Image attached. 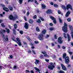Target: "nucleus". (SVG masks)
<instances>
[{
    "label": "nucleus",
    "mask_w": 73,
    "mask_h": 73,
    "mask_svg": "<svg viewBox=\"0 0 73 73\" xmlns=\"http://www.w3.org/2000/svg\"><path fill=\"white\" fill-rule=\"evenodd\" d=\"M63 59H64L65 60V62L66 64H68L69 63L70 60H69V57L68 56H66V53H64L63 54Z\"/></svg>",
    "instance_id": "nucleus-1"
},
{
    "label": "nucleus",
    "mask_w": 73,
    "mask_h": 73,
    "mask_svg": "<svg viewBox=\"0 0 73 73\" xmlns=\"http://www.w3.org/2000/svg\"><path fill=\"white\" fill-rule=\"evenodd\" d=\"M68 25L66 23L64 22V26L62 27V30L64 32L67 33L68 32Z\"/></svg>",
    "instance_id": "nucleus-2"
},
{
    "label": "nucleus",
    "mask_w": 73,
    "mask_h": 73,
    "mask_svg": "<svg viewBox=\"0 0 73 73\" xmlns=\"http://www.w3.org/2000/svg\"><path fill=\"white\" fill-rule=\"evenodd\" d=\"M48 68L49 69L52 70L53 69V68H55V66L53 65V63L52 62H50V65L48 66Z\"/></svg>",
    "instance_id": "nucleus-3"
},
{
    "label": "nucleus",
    "mask_w": 73,
    "mask_h": 73,
    "mask_svg": "<svg viewBox=\"0 0 73 73\" xmlns=\"http://www.w3.org/2000/svg\"><path fill=\"white\" fill-rule=\"evenodd\" d=\"M43 37L44 35L42 34H40L38 35V36L37 37V38H38L39 40L42 41H44V38H43Z\"/></svg>",
    "instance_id": "nucleus-4"
},
{
    "label": "nucleus",
    "mask_w": 73,
    "mask_h": 73,
    "mask_svg": "<svg viewBox=\"0 0 73 73\" xmlns=\"http://www.w3.org/2000/svg\"><path fill=\"white\" fill-rule=\"evenodd\" d=\"M16 40L18 42H17V43L20 46H21L22 44H21V40L19 38H16Z\"/></svg>",
    "instance_id": "nucleus-5"
},
{
    "label": "nucleus",
    "mask_w": 73,
    "mask_h": 73,
    "mask_svg": "<svg viewBox=\"0 0 73 73\" xmlns=\"http://www.w3.org/2000/svg\"><path fill=\"white\" fill-rule=\"evenodd\" d=\"M66 9L67 10H69V9H70L71 10H73V9L72 8V5L70 4H68L66 6Z\"/></svg>",
    "instance_id": "nucleus-6"
},
{
    "label": "nucleus",
    "mask_w": 73,
    "mask_h": 73,
    "mask_svg": "<svg viewBox=\"0 0 73 73\" xmlns=\"http://www.w3.org/2000/svg\"><path fill=\"white\" fill-rule=\"evenodd\" d=\"M2 37L4 41L8 42V41H9V40H8V38L7 37H5V35H4V34L3 35Z\"/></svg>",
    "instance_id": "nucleus-7"
},
{
    "label": "nucleus",
    "mask_w": 73,
    "mask_h": 73,
    "mask_svg": "<svg viewBox=\"0 0 73 73\" xmlns=\"http://www.w3.org/2000/svg\"><path fill=\"white\" fill-rule=\"evenodd\" d=\"M58 42L59 44H61L62 43L63 41H62V39L61 37H58Z\"/></svg>",
    "instance_id": "nucleus-8"
},
{
    "label": "nucleus",
    "mask_w": 73,
    "mask_h": 73,
    "mask_svg": "<svg viewBox=\"0 0 73 73\" xmlns=\"http://www.w3.org/2000/svg\"><path fill=\"white\" fill-rule=\"evenodd\" d=\"M60 65L62 66V69L63 70H66V67L63 64H61Z\"/></svg>",
    "instance_id": "nucleus-9"
},
{
    "label": "nucleus",
    "mask_w": 73,
    "mask_h": 73,
    "mask_svg": "<svg viewBox=\"0 0 73 73\" xmlns=\"http://www.w3.org/2000/svg\"><path fill=\"white\" fill-rule=\"evenodd\" d=\"M24 27L26 29H28L29 28V24L27 23H25V24Z\"/></svg>",
    "instance_id": "nucleus-10"
},
{
    "label": "nucleus",
    "mask_w": 73,
    "mask_h": 73,
    "mask_svg": "<svg viewBox=\"0 0 73 73\" xmlns=\"http://www.w3.org/2000/svg\"><path fill=\"white\" fill-rule=\"evenodd\" d=\"M8 8H9L10 11H12L13 10V7H12V6H11V5H8Z\"/></svg>",
    "instance_id": "nucleus-11"
},
{
    "label": "nucleus",
    "mask_w": 73,
    "mask_h": 73,
    "mask_svg": "<svg viewBox=\"0 0 73 73\" xmlns=\"http://www.w3.org/2000/svg\"><path fill=\"white\" fill-rule=\"evenodd\" d=\"M3 9L5 11H6V12H9V9L7 7H3Z\"/></svg>",
    "instance_id": "nucleus-12"
},
{
    "label": "nucleus",
    "mask_w": 73,
    "mask_h": 73,
    "mask_svg": "<svg viewBox=\"0 0 73 73\" xmlns=\"http://www.w3.org/2000/svg\"><path fill=\"white\" fill-rule=\"evenodd\" d=\"M9 19L10 20H13V18L14 17L12 15H10L9 16Z\"/></svg>",
    "instance_id": "nucleus-13"
},
{
    "label": "nucleus",
    "mask_w": 73,
    "mask_h": 73,
    "mask_svg": "<svg viewBox=\"0 0 73 73\" xmlns=\"http://www.w3.org/2000/svg\"><path fill=\"white\" fill-rule=\"evenodd\" d=\"M40 62V60H39L36 59L35 60V65H37V64H38V63Z\"/></svg>",
    "instance_id": "nucleus-14"
},
{
    "label": "nucleus",
    "mask_w": 73,
    "mask_h": 73,
    "mask_svg": "<svg viewBox=\"0 0 73 73\" xmlns=\"http://www.w3.org/2000/svg\"><path fill=\"white\" fill-rule=\"evenodd\" d=\"M67 36L68 39V42H69V41H70V40H71L70 36V35H69V34H67Z\"/></svg>",
    "instance_id": "nucleus-15"
},
{
    "label": "nucleus",
    "mask_w": 73,
    "mask_h": 73,
    "mask_svg": "<svg viewBox=\"0 0 73 73\" xmlns=\"http://www.w3.org/2000/svg\"><path fill=\"white\" fill-rule=\"evenodd\" d=\"M47 13H48V14H50V13H52V11L50 10V9H48L46 11Z\"/></svg>",
    "instance_id": "nucleus-16"
},
{
    "label": "nucleus",
    "mask_w": 73,
    "mask_h": 73,
    "mask_svg": "<svg viewBox=\"0 0 73 73\" xmlns=\"http://www.w3.org/2000/svg\"><path fill=\"white\" fill-rule=\"evenodd\" d=\"M41 6L42 9H45L46 8V6L44 4L41 5Z\"/></svg>",
    "instance_id": "nucleus-17"
},
{
    "label": "nucleus",
    "mask_w": 73,
    "mask_h": 73,
    "mask_svg": "<svg viewBox=\"0 0 73 73\" xmlns=\"http://www.w3.org/2000/svg\"><path fill=\"white\" fill-rule=\"evenodd\" d=\"M49 17H50V19H51V20H55L56 19H55V17H53L52 15H51V16L49 15Z\"/></svg>",
    "instance_id": "nucleus-18"
},
{
    "label": "nucleus",
    "mask_w": 73,
    "mask_h": 73,
    "mask_svg": "<svg viewBox=\"0 0 73 73\" xmlns=\"http://www.w3.org/2000/svg\"><path fill=\"white\" fill-rule=\"evenodd\" d=\"M61 7L64 11H66V7L65 5H63Z\"/></svg>",
    "instance_id": "nucleus-19"
},
{
    "label": "nucleus",
    "mask_w": 73,
    "mask_h": 73,
    "mask_svg": "<svg viewBox=\"0 0 73 73\" xmlns=\"http://www.w3.org/2000/svg\"><path fill=\"white\" fill-rule=\"evenodd\" d=\"M34 22L33 21L32 19H30L29 21V24H33Z\"/></svg>",
    "instance_id": "nucleus-20"
},
{
    "label": "nucleus",
    "mask_w": 73,
    "mask_h": 73,
    "mask_svg": "<svg viewBox=\"0 0 73 73\" xmlns=\"http://www.w3.org/2000/svg\"><path fill=\"white\" fill-rule=\"evenodd\" d=\"M70 30L71 31V32H73V28L72 27V26H70Z\"/></svg>",
    "instance_id": "nucleus-21"
},
{
    "label": "nucleus",
    "mask_w": 73,
    "mask_h": 73,
    "mask_svg": "<svg viewBox=\"0 0 73 73\" xmlns=\"http://www.w3.org/2000/svg\"><path fill=\"white\" fill-rule=\"evenodd\" d=\"M46 31L45 29H44L42 31V33L43 34H45V33H46Z\"/></svg>",
    "instance_id": "nucleus-22"
},
{
    "label": "nucleus",
    "mask_w": 73,
    "mask_h": 73,
    "mask_svg": "<svg viewBox=\"0 0 73 73\" xmlns=\"http://www.w3.org/2000/svg\"><path fill=\"white\" fill-rule=\"evenodd\" d=\"M14 29H15L17 28V24H15L14 25Z\"/></svg>",
    "instance_id": "nucleus-23"
},
{
    "label": "nucleus",
    "mask_w": 73,
    "mask_h": 73,
    "mask_svg": "<svg viewBox=\"0 0 73 73\" xmlns=\"http://www.w3.org/2000/svg\"><path fill=\"white\" fill-rule=\"evenodd\" d=\"M54 7H55V8H58V5L56 4H54Z\"/></svg>",
    "instance_id": "nucleus-24"
},
{
    "label": "nucleus",
    "mask_w": 73,
    "mask_h": 73,
    "mask_svg": "<svg viewBox=\"0 0 73 73\" xmlns=\"http://www.w3.org/2000/svg\"><path fill=\"white\" fill-rule=\"evenodd\" d=\"M35 70H37V72H40V70H39L38 68H37V67H35Z\"/></svg>",
    "instance_id": "nucleus-25"
},
{
    "label": "nucleus",
    "mask_w": 73,
    "mask_h": 73,
    "mask_svg": "<svg viewBox=\"0 0 73 73\" xmlns=\"http://www.w3.org/2000/svg\"><path fill=\"white\" fill-rule=\"evenodd\" d=\"M59 19L60 23H61V24H62V20L61 19H60V18H59Z\"/></svg>",
    "instance_id": "nucleus-26"
},
{
    "label": "nucleus",
    "mask_w": 73,
    "mask_h": 73,
    "mask_svg": "<svg viewBox=\"0 0 73 73\" xmlns=\"http://www.w3.org/2000/svg\"><path fill=\"white\" fill-rule=\"evenodd\" d=\"M36 31H37V32H40V29H39V28L38 27H36Z\"/></svg>",
    "instance_id": "nucleus-27"
},
{
    "label": "nucleus",
    "mask_w": 73,
    "mask_h": 73,
    "mask_svg": "<svg viewBox=\"0 0 73 73\" xmlns=\"http://www.w3.org/2000/svg\"><path fill=\"white\" fill-rule=\"evenodd\" d=\"M36 22H37V23H41V20H40V19H39L36 21Z\"/></svg>",
    "instance_id": "nucleus-28"
},
{
    "label": "nucleus",
    "mask_w": 73,
    "mask_h": 73,
    "mask_svg": "<svg viewBox=\"0 0 73 73\" xmlns=\"http://www.w3.org/2000/svg\"><path fill=\"white\" fill-rule=\"evenodd\" d=\"M67 21L68 22H70V21H71V19L70 18H68L67 19Z\"/></svg>",
    "instance_id": "nucleus-29"
},
{
    "label": "nucleus",
    "mask_w": 73,
    "mask_h": 73,
    "mask_svg": "<svg viewBox=\"0 0 73 73\" xmlns=\"http://www.w3.org/2000/svg\"><path fill=\"white\" fill-rule=\"evenodd\" d=\"M1 26L2 27H3V28H5V26L4 25V23H1Z\"/></svg>",
    "instance_id": "nucleus-30"
},
{
    "label": "nucleus",
    "mask_w": 73,
    "mask_h": 73,
    "mask_svg": "<svg viewBox=\"0 0 73 73\" xmlns=\"http://www.w3.org/2000/svg\"><path fill=\"white\" fill-rule=\"evenodd\" d=\"M19 33L21 35H23V31L22 30L19 31Z\"/></svg>",
    "instance_id": "nucleus-31"
},
{
    "label": "nucleus",
    "mask_w": 73,
    "mask_h": 73,
    "mask_svg": "<svg viewBox=\"0 0 73 73\" xmlns=\"http://www.w3.org/2000/svg\"><path fill=\"white\" fill-rule=\"evenodd\" d=\"M16 30H13V33L15 35H16Z\"/></svg>",
    "instance_id": "nucleus-32"
},
{
    "label": "nucleus",
    "mask_w": 73,
    "mask_h": 73,
    "mask_svg": "<svg viewBox=\"0 0 73 73\" xmlns=\"http://www.w3.org/2000/svg\"><path fill=\"white\" fill-rule=\"evenodd\" d=\"M34 0H28V3H29V2H33Z\"/></svg>",
    "instance_id": "nucleus-33"
},
{
    "label": "nucleus",
    "mask_w": 73,
    "mask_h": 73,
    "mask_svg": "<svg viewBox=\"0 0 73 73\" xmlns=\"http://www.w3.org/2000/svg\"><path fill=\"white\" fill-rule=\"evenodd\" d=\"M49 29L50 31H53V30L54 29V28L53 27L50 28Z\"/></svg>",
    "instance_id": "nucleus-34"
},
{
    "label": "nucleus",
    "mask_w": 73,
    "mask_h": 73,
    "mask_svg": "<svg viewBox=\"0 0 73 73\" xmlns=\"http://www.w3.org/2000/svg\"><path fill=\"white\" fill-rule=\"evenodd\" d=\"M19 4H22V3H23V0H19Z\"/></svg>",
    "instance_id": "nucleus-35"
},
{
    "label": "nucleus",
    "mask_w": 73,
    "mask_h": 73,
    "mask_svg": "<svg viewBox=\"0 0 73 73\" xmlns=\"http://www.w3.org/2000/svg\"><path fill=\"white\" fill-rule=\"evenodd\" d=\"M3 69V66H0V72H1V70H2Z\"/></svg>",
    "instance_id": "nucleus-36"
},
{
    "label": "nucleus",
    "mask_w": 73,
    "mask_h": 73,
    "mask_svg": "<svg viewBox=\"0 0 73 73\" xmlns=\"http://www.w3.org/2000/svg\"><path fill=\"white\" fill-rule=\"evenodd\" d=\"M40 19L42 21H44V19L42 18V17H40Z\"/></svg>",
    "instance_id": "nucleus-37"
},
{
    "label": "nucleus",
    "mask_w": 73,
    "mask_h": 73,
    "mask_svg": "<svg viewBox=\"0 0 73 73\" xmlns=\"http://www.w3.org/2000/svg\"><path fill=\"white\" fill-rule=\"evenodd\" d=\"M7 32L8 33H9V32H10V31H9V29H7Z\"/></svg>",
    "instance_id": "nucleus-38"
},
{
    "label": "nucleus",
    "mask_w": 73,
    "mask_h": 73,
    "mask_svg": "<svg viewBox=\"0 0 73 73\" xmlns=\"http://www.w3.org/2000/svg\"><path fill=\"white\" fill-rule=\"evenodd\" d=\"M54 37L55 40H57V35H54Z\"/></svg>",
    "instance_id": "nucleus-39"
},
{
    "label": "nucleus",
    "mask_w": 73,
    "mask_h": 73,
    "mask_svg": "<svg viewBox=\"0 0 73 73\" xmlns=\"http://www.w3.org/2000/svg\"><path fill=\"white\" fill-rule=\"evenodd\" d=\"M32 51L33 54H36V52H35V50H32Z\"/></svg>",
    "instance_id": "nucleus-40"
},
{
    "label": "nucleus",
    "mask_w": 73,
    "mask_h": 73,
    "mask_svg": "<svg viewBox=\"0 0 73 73\" xmlns=\"http://www.w3.org/2000/svg\"><path fill=\"white\" fill-rule=\"evenodd\" d=\"M53 22L54 23V24H56L57 23V22H56V20L55 19H54L53 20Z\"/></svg>",
    "instance_id": "nucleus-41"
},
{
    "label": "nucleus",
    "mask_w": 73,
    "mask_h": 73,
    "mask_svg": "<svg viewBox=\"0 0 73 73\" xmlns=\"http://www.w3.org/2000/svg\"><path fill=\"white\" fill-rule=\"evenodd\" d=\"M62 49H66V47L64 46H62Z\"/></svg>",
    "instance_id": "nucleus-42"
},
{
    "label": "nucleus",
    "mask_w": 73,
    "mask_h": 73,
    "mask_svg": "<svg viewBox=\"0 0 73 73\" xmlns=\"http://www.w3.org/2000/svg\"><path fill=\"white\" fill-rule=\"evenodd\" d=\"M34 42H35V44H38V43H39L37 41H35Z\"/></svg>",
    "instance_id": "nucleus-43"
},
{
    "label": "nucleus",
    "mask_w": 73,
    "mask_h": 73,
    "mask_svg": "<svg viewBox=\"0 0 73 73\" xmlns=\"http://www.w3.org/2000/svg\"><path fill=\"white\" fill-rule=\"evenodd\" d=\"M36 17H37V16H36V15H35V16H34L33 17V19H36Z\"/></svg>",
    "instance_id": "nucleus-44"
},
{
    "label": "nucleus",
    "mask_w": 73,
    "mask_h": 73,
    "mask_svg": "<svg viewBox=\"0 0 73 73\" xmlns=\"http://www.w3.org/2000/svg\"><path fill=\"white\" fill-rule=\"evenodd\" d=\"M13 56L12 55H10V58H13Z\"/></svg>",
    "instance_id": "nucleus-45"
},
{
    "label": "nucleus",
    "mask_w": 73,
    "mask_h": 73,
    "mask_svg": "<svg viewBox=\"0 0 73 73\" xmlns=\"http://www.w3.org/2000/svg\"><path fill=\"white\" fill-rule=\"evenodd\" d=\"M66 13L67 14H68L69 15H70V11H68Z\"/></svg>",
    "instance_id": "nucleus-46"
},
{
    "label": "nucleus",
    "mask_w": 73,
    "mask_h": 73,
    "mask_svg": "<svg viewBox=\"0 0 73 73\" xmlns=\"http://www.w3.org/2000/svg\"><path fill=\"white\" fill-rule=\"evenodd\" d=\"M31 50H28V51H27V52L29 53H31Z\"/></svg>",
    "instance_id": "nucleus-47"
},
{
    "label": "nucleus",
    "mask_w": 73,
    "mask_h": 73,
    "mask_svg": "<svg viewBox=\"0 0 73 73\" xmlns=\"http://www.w3.org/2000/svg\"><path fill=\"white\" fill-rule=\"evenodd\" d=\"M24 19L26 21H27V18H26V17L25 16L24 17Z\"/></svg>",
    "instance_id": "nucleus-48"
},
{
    "label": "nucleus",
    "mask_w": 73,
    "mask_h": 73,
    "mask_svg": "<svg viewBox=\"0 0 73 73\" xmlns=\"http://www.w3.org/2000/svg\"><path fill=\"white\" fill-rule=\"evenodd\" d=\"M29 44L31 46H33V43H31Z\"/></svg>",
    "instance_id": "nucleus-49"
},
{
    "label": "nucleus",
    "mask_w": 73,
    "mask_h": 73,
    "mask_svg": "<svg viewBox=\"0 0 73 73\" xmlns=\"http://www.w3.org/2000/svg\"><path fill=\"white\" fill-rule=\"evenodd\" d=\"M53 24H52V23H50V26L51 27H52V26H53Z\"/></svg>",
    "instance_id": "nucleus-50"
},
{
    "label": "nucleus",
    "mask_w": 73,
    "mask_h": 73,
    "mask_svg": "<svg viewBox=\"0 0 73 73\" xmlns=\"http://www.w3.org/2000/svg\"><path fill=\"white\" fill-rule=\"evenodd\" d=\"M2 32L3 33H5L6 32V31L5 29H3L2 30Z\"/></svg>",
    "instance_id": "nucleus-51"
},
{
    "label": "nucleus",
    "mask_w": 73,
    "mask_h": 73,
    "mask_svg": "<svg viewBox=\"0 0 73 73\" xmlns=\"http://www.w3.org/2000/svg\"><path fill=\"white\" fill-rule=\"evenodd\" d=\"M35 3L36 4H38V2L36 0L35 1Z\"/></svg>",
    "instance_id": "nucleus-52"
},
{
    "label": "nucleus",
    "mask_w": 73,
    "mask_h": 73,
    "mask_svg": "<svg viewBox=\"0 0 73 73\" xmlns=\"http://www.w3.org/2000/svg\"><path fill=\"white\" fill-rule=\"evenodd\" d=\"M26 72H27V73H30V71H29V70H26Z\"/></svg>",
    "instance_id": "nucleus-53"
},
{
    "label": "nucleus",
    "mask_w": 73,
    "mask_h": 73,
    "mask_svg": "<svg viewBox=\"0 0 73 73\" xmlns=\"http://www.w3.org/2000/svg\"><path fill=\"white\" fill-rule=\"evenodd\" d=\"M45 60L46 61V62H49V59H46Z\"/></svg>",
    "instance_id": "nucleus-54"
},
{
    "label": "nucleus",
    "mask_w": 73,
    "mask_h": 73,
    "mask_svg": "<svg viewBox=\"0 0 73 73\" xmlns=\"http://www.w3.org/2000/svg\"><path fill=\"white\" fill-rule=\"evenodd\" d=\"M66 17H68L69 16V14H67V13H66Z\"/></svg>",
    "instance_id": "nucleus-55"
},
{
    "label": "nucleus",
    "mask_w": 73,
    "mask_h": 73,
    "mask_svg": "<svg viewBox=\"0 0 73 73\" xmlns=\"http://www.w3.org/2000/svg\"><path fill=\"white\" fill-rule=\"evenodd\" d=\"M50 4H51L52 5H53V4H54V3L52 2H51L50 3Z\"/></svg>",
    "instance_id": "nucleus-56"
},
{
    "label": "nucleus",
    "mask_w": 73,
    "mask_h": 73,
    "mask_svg": "<svg viewBox=\"0 0 73 73\" xmlns=\"http://www.w3.org/2000/svg\"><path fill=\"white\" fill-rule=\"evenodd\" d=\"M40 58H44V56H43L42 55H41V56H40Z\"/></svg>",
    "instance_id": "nucleus-57"
},
{
    "label": "nucleus",
    "mask_w": 73,
    "mask_h": 73,
    "mask_svg": "<svg viewBox=\"0 0 73 73\" xmlns=\"http://www.w3.org/2000/svg\"><path fill=\"white\" fill-rule=\"evenodd\" d=\"M14 69H16L17 68V66H14L13 67Z\"/></svg>",
    "instance_id": "nucleus-58"
},
{
    "label": "nucleus",
    "mask_w": 73,
    "mask_h": 73,
    "mask_svg": "<svg viewBox=\"0 0 73 73\" xmlns=\"http://www.w3.org/2000/svg\"><path fill=\"white\" fill-rule=\"evenodd\" d=\"M69 53L70 54H73V52H70Z\"/></svg>",
    "instance_id": "nucleus-59"
},
{
    "label": "nucleus",
    "mask_w": 73,
    "mask_h": 73,
    "mask_svg": "<svg viewBox=\"0 0 73 73\" xmlns=\"http://www.w3.org/2000/svg\"><path fill=\"white\" fill-rule=\"evenodd\" d=\"M0 33L1 35H3V32H2L1 31H0Z\"/></svg>",
    "instance_id": "nucleus-60"
},
{
    "label": "nucleus",
    "mask_w": 73,
    "mask_h": 73,
    "mask_svg": "<svg viewBox=\"0 0 73 73\" xmlns=\"http://www.w3.org/2000/svg\"><path fill=\"white\" fill-rule=\"evenodd\" d=\"M71 66V65L68 64V67H70Z\"/></svg>",
    "instance_id": "nucleus-61"
},
{
    "label": "nucleus",
    "mask_w": 73,
    "mask_h": 73,
    "mask_svg": "<svg viewBox=\"0 0 73 73\" xmlns=\"http://www.w3.org/2000/svg\"><path fill=\"white\" fill-rule=\"evenodd\" d=\"M27 15H29V11H28L27 13Z\"/></svg>",
    "instance_id": "nucleus-62"
},
{
    "label": "nucleus",
    "mask_w": 73,
    "mask_h": 73,
    "mask_svg": "<svg viewBox=\"0 0 73 73\" xmlns=\"http://www.w3.org/2000/svg\"><path fill=\"white\" fill-rule=\"evenodd\" d=\"M31 73H34V72H33V70H31Z\"/></svg>",
    "instance_id": "nucleus-63"
},
{
    "label": "nucleus",
    "mask_w": 73,
    "mask_h": 73,
    "mask_svg": "<svg viewBox=\"0 0 73 73\" xmlns=\"http://www.w3.org/2000/svg\"><path fill=\"white\" fill-rule=\"evenodd\" d=\"M44 57H47V56H48V55H47V54H44Z\"/></svg>",
    "instance_id": "nucleus-64"
}]
</instances>
